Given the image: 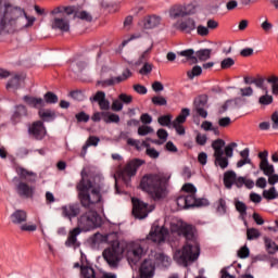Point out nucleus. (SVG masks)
<instances>
[{
  "label": "nucleus",
  "instance_id": "obj_18",
  "mask_svg": "<svg viewBox=\"0 0 278 278\" xmlns=\"http://www.w3.org/2000/svg\"><path fill=\"white\" fill-rule=\"evenodd\" d=\"M91 103H97L103 112L110 110V100L105 99V93L103 91H97L96 94L89 98Z\"/></svg>",
  "mask_w": 278,
  "mask_h": 278
},
{
  "label": "nucleus",
  "instance_id": "obj_33",
  "mask_svg": "<svg viewBox=\"0 0 278 278\" xmlns=\"http://www.w3.org/2000/svg\"><path fill=\"white\" fill-rule=\"evenodd\" d=\"M266 251L269 255H275L277 253V243L273 239L265 237L264 238Z\"/></svg>",
  "mask_w": 278,
  "mask_h": 278
},
{
  "label": "nucleus",
  "instance_id": "obj_40",
  "mask_svg": "<svg viewBox=\"0 0 278 278\" xmlns=\"http://www.w3.org/2000/svg\"><path fill=\"white\" fill-rule=\"evenodd\" d=\"M263 198L267 199V201H273L277 199V189L275 187H271L268 190H264Z\"/></svg>",
  "mask_w": 278,
  "mask_h": 278
},
{
  "label": "nucleus",
  "instance_id": "obj_53",
  "mask_svg": "<svg viewBox=\"0 0 278 278\" xmlns=\"http://www.w3.org/2000/svg\"><path fill=\"white\" fill-rule=\"evenodd\" d=\"M149 134H153V128L151 126H140L138 128V136H149Z\"/></svg>",
  "mask_w": 278,
  "mask_h": 278
},
{
  "label": "nucleus",
  "instance_id": "obj_48",
  "mask_svg": "<svg viewBox=\"0 0 278 278\" xmlns=\"http://www.w3.org/2000/svg\"><path fill=\"white\" fill-rule=\"evenodd\" d=\"M273 101V96L268 94V91H266V93L258 99V103L261 105H270Z\"/></svg>",
  "mask_w": 278,
  "mask_h": 278
},
{
  "label": "nucleus",
  "instance_id": "obj_54",
  "mask_svg": "<svg viewBox=\"0 0 278 278\" xmlns=\"http://www.w3.org/2000/svg\"><path fill=\"white\" fill-rule=\"evenodd\" d=\"M151 49H153V45H151V47H149L146 51L142 52V54L139 56V61L137 62V64H142V62H147V60H149Z\"/></svg>",
  "mask_w": 278,
  "mask_h": 278
},
{
  "label": "nucleus",
  "instance_id": "obj_17",
  "mask_svg": "<svg viewBox=\"0 0 278 278\" xmlns=\"http://www.w3.org/2000/svg\"><path fill=\"white\" fill-rule=\"evenodd\" d=\"M176 27L185 34H192L197 29V22L191 17L182 18L177 22Z\"/></svg>",
  "mask_w": 278,
  "mask_h": 278
},
{
  "label": "nucleus",
  "instance_id": "obj_20",
  "mask_svg": "<svg viewBox=\"0 0 278 278\" xmlns=\"http://www.w3.org/2000/svg\"><path fill=\"white\" fill-rule=\"evenodd\" d=\"M79 233H81L79 228H74L73 230H71L67 240L65 241V247L78 249L79 242L77 241V236H79Z\"/></svg>",
  "mask_w": 278,
  "mask_h": 278
},
{
  "label": "nucleus",
  "instance_id": "obj_34",
  "mask_svg": "<svg viewBox=\"0 0 278 278\" xmlns=\"http://www.w3.org/2000/svg\"><path fill=\"white\" fill-rule=\"evenodd\" d=\"M156 136L159 139L152 140L153 144H164L168 140V132L164 128L159 129Z\"/></svg>",
  "mask_w": 278,
  "mask_h": 278
},
{
  "label": "nucleus",
  "instance_id": "obj_37",
  "mask_svg": "<svg viewBox=\"0 0 278 278\" xmlns=\"http://www.w3.org/2000/svg\"><path fill=\"white\" fill-rule=\"evenodd\" d=\"M70 68L71 71H73V73H81V71L86 68V62L77 60L72 61L70 64Z\"/></svg>",
  "mask_w": 278,
  "mask_h": 278
},
{
  "label": "nucleus",
  "instance_id": "obj_10",
  "mask_svg": "<svg viewBox=\"0 0 278 278\" xmlns=\"http://www.w3.org/2000/svg\"><path fill=\"white\" fill-rule=\"evenodd\" d=\"M132 214L135 218H139L142 220V218H147L151 212L155 210V206L149 205L139 199L132 198Z\"/></svg>",
  "mask_w": 278,
  "mask_h": 278
},
{
  "label": "nucleus",
  "instance_id": "obj_61",
  "mask_svg": "<svg viewBox=\"0 0 278 278\" xmlns=\"http://www.w3.org/2000/svg\"><path fill=\"white\" fill-rule=\"evenodd\" d=\"M111 109L113 112H121V110H123V102L119 100V98L117 100H113Z\"/></svg>",
  "mask_w": 278,
  "mask_h": 278
},
{
  "label": "nucleus",
  "instance_id": "obj_12",
  "mask_svg": "<svg viewBox=\"0 0 278 278\" xmlns=\"http://www.w3.org/2000/svg\"><path fill=\"white\" fill-rule=\"evenodd\" d=\"M142 164H144V161L141 160H132L130 161L122 170V179L124 181H127V178L130 179L131 177H134V175H136L138 168H140V166H142Z\"/></svg>",
  "mask_w": 278,
  "mask_h": 278
},
{
  "label": "nucleus",
  "instance_id": "obj_2",
  "mask_svg": "<svg viewBox=\"0 0 278 278\" xmlns=\"http://www.w3.org/2000/svg\"><path fill=\"white\" fill-rule=\"evenodd\" d=\"M94 241L108 242L111 244L110 248L103 251V258L109 264L110 268H118V264L121 263V260H123V253H125V249L126 257L131 264H138V262L142 260L144 253H147L140 242H130L127 244L119 242L116 232L104 236L101 233H96Z\"/></svg>",
  "mask_w": 278,
  "mask_h": 278
},
{
  "label": "nucleus",
  "instance_id": "obj_25",
  "mask_svg": "<svg viewBox=\"0 0 278 278\" xmlns=\"http://www.w3.org/2000/svg\"><path fill=\"white\" fill-rule=\"evenodd\" d=\"M161 21L160 16L156 15L146 17L143 20V27L144 29H153V27H157V25H160Z\"/></svg>",
  "mask_w": 278,
  "mask_h": 278
},
{
  "label": "nucleus",
  "instance_id": "obj_31",
  "mask_svg": "<svg viewBox=\"0 0 278 278\" xmlns=\"http://www.w3.org/2000/svg\"><path fill=\"white\" fill-rule=\"evenodd\" d=\"M260 170H262L263 174L268 177L269 175L275 174V166L268 161H263V163H260Z\"/></svg>",
  "mask_w": 278,
  "mask_h": 278
},
{
  "label": "nucleus",
  "instance_id": "obj_42",
  "mask_svg": "<svg viewBox=\"0 0 278 278\" xmlns=\"http://www.w3.org/2000/svg\"><path fill=\"white\" fill-rule=\"evenodd\" d=\"M104 114V123H121V116L110 112H105Z\"/></svg>",
  "mask_w": 278,
  "mask_h": 278
},
{
  "label": "nucleus",
  "instance_id": "obj_5",
  "mask_svg": "<svg viewBox=\"0 0 278 278\" xmlns=\"http://www.w3.org/2000/svg\"><path fill=\"white\" fill-rule=\"evenodd\" d=\"M178 210H190L192 207H207L210 201L205 198H197V187L187 182L181 187L179 195L176 198Z\"/></svg>",
  "mask_w": 278,
  "mask_h": 278
},
{
  "label": "nucleus",
  "instance_id": "obj_19",
  "mask_svg": "<svg viewBox=\"0 0 278 278\" xmlns=\"http://www.w3.org/2000/svg\"><path fill=\"white\" fill-rule=\"evenodd\" d=\"M16 174L18 175L20 179H26L28 184H36V173L29 172L23 167H16Z\"/></svg>",
  "mask_w": 278,
  "mask_h": 278
},
{
  "label": "nucleus",
  "instance_id": "obj_27",
  "mask_svg": "<svg viewBox=\"0 0 278 278\" xmlns=\"http://www.w3.org/2000/svg\"><path fill=\"white\" fill-rule=\"evenodd\" d=\"M149 140L150 139H146L143 141H140V140H137V139L128 138L127 139V144H129V147H135V149H137V151H142V149H147V147H149Z\"/></svg>",
  "mask_w": 278,
  "mask_h": 278
},
{
  "label": "nucleus",
  "instance_id": "obj_14",
  "mask_svg": "<svg viewBox=\"0 0 278 278\" xmlns=\"http://www.w3.org/2000/svg\"><path fill=\"white\" fill-rule=\"evenodd\" d=\"M81 213V207L77 203H70L61 206V216L63 218H67V220H73V218H77Z\"/></svg>",
  "mask_w": 278,
  "mask_h": 278
},
{
  "label": "nucleus",
  "instance_id": "obj_60",
  "mask_svg": "<svg viewBox=\"0 0 278 278\" xmlns=\"http://www.w3.org/2000/svg\"><path fill=\"white\" fill-rule=\"evenodd\" d=\"M151 71H153V65L150 63H144L139 73L140 75H149Z\"/></svg>",
  "mask_w": 278,
  "mask_h": 278
},
{
  "label": "nucleus",
  "instance_id": "obj_44",
  "mask_svg": "<svg viewBox=\"0 0 278 278\" xmlns=\"http://www.w3.org/2000/svg\"><path fill=\"white\" fill-rule=\"evenodd\" d=\"M43 101H45V105L48 104H54L58 103V96L51 91H48L45 96H43Z\"/></svg>",
  "mask_w": 278,
  "mask_h": 278
},
{
  "label": "nucleus",
  "instance_id": "obj_4",
  "mask_svg": "<svg viewBox=\"0 0 278 278\" xmlns=\"http://www.w3.org/2000/svg\"><path fill=\"white\" fill-rule=\"evenodd\" d=\"M36 17L27 15L25 9L4 4L0 0V29H28L34 27Z\"/></svg>",
  "mask_w": 278,
  "mask_h": 278
},
{
  "label": "nucleus",
  "instance_id": "obj_57",
  "mask_svg": "<svg viewBox=\"0 0 278 278\" xmlns=\"http://www.w3.org/2000/svg\"><path fill=\"white\" fill-rule=\"evenodd\" d=\"M105 112H96L91 116V121H93V123H99L101 121H105Z\"/></svg>",
  "mask_w": 278,
  "mask_h": 278
},
{
  "label": "nucleus",
  "instance_id": "obj_7",
  "mask_svg": "<svg viewBox=\"0 0 278 278\" xmlns=\"http://www.w3.org/2000/svg\"><path fill=\"white\" fill-rule=\"evenodd\" d=\"M175 232V222H170V219L166 218L165 224L160 227L159 225H152L149 235L147 236V240L154 242V244H162L164 242H168V238L170 233Z\"/></svg>",
  "mask_w": 278,
  "mask_h": 278
},
{
  "label": "nucleus",
  "instance_id": "obj_6",
  "mask_svg": "<svg viewBox=\"0 0 278 278\" xmlns=\"http://www.w3.org/2000/svg\"><path fill=\"white\" fill-rule=\"evenodd\" d=\"M168 177L164 174H151L141 179L140 188L154 199H162L166 194Z\"/></svg>",
  "mask_w": 278,
  "mask_h": 278
},
{
  "label": "nucleus",
  "instance_id": "obj_46",
  "mask_svg": "<svg viewBox=\"0 0 278 278\" xmlns=\"http://www.w3.org/2000/svg\"><path fill=\"white\" fill-rule=\"evenodd\" d=\"M74 18H80V21H87L90 23V21H92V15L86 11H76Z\"/></svg>",
  "mask_w": 278,
  "mask_h": 278
},
{
  "label": "nucleus",
  "instance_id": "obj_29",
  "mask_svg": "<svg viewBox=\"0 0 278 278\" xmlns=\"http://www.w3.org/2000/svg\"><path fill=\"white\" fill-rule=\"evenodd\" d=\"M236 172H226L224 174V186L228 189L231 190L233 187V184H236Z\"/></svg>",
  "mask_w": 278,
  "mask_h": 278
},
{
  "label": "nucleus",
  "instance_id": "obj_30",
  "mask_svg": "<svg viewBox=\"0 0 278 278\" xmlns=\"http://www.w3.org/2000/svg\"><path fill=\"white\" fill-rule=\"evenodd\" d=\"M24 116H27V108L25 105H17L12 116L13 122L18 123Z\"/></svg>",
  "mask_w": 278,
  "mask_h": 278
},
{
  "label": "nucleus",
  "instance_id": "obj_24",
  "mask_svg": "<svg viewBox=\"0 0 278 278\" xmlns=\"http://www.w3.org/2000/svg\"><path fill=\"white\" fill-rule=\"evenodd\" d=\"M212 149L214 151L213 157L217 155H225V140L217 139L212 142Z\"/></svg>",
  "mask_w": 278,
  "mask_h": 278
},
{
  "label": "nucleus",
  "instance_id": "obj_26",
  "mask_svg": "<svg viewBox=\"0 0 278 278\" xmlns=\"http://www.w3.org/2000/svg\"><path fill=\"white\" fill-rule=\"evenodd\" d=\"M249 148H245L243 151L240 152L241 160L237 162V168H242V166H247V164H253L251 157H249Z\"/></svg>",
  "mask_w": 278,
  "mask_h": 278
},
{
  "label": "nucleus",
  "instance_id": "obj_32",
  "mask_svg": "<svg viewBox=\"0 0 278 278\" xmlns=\"http://www.w3.org/2000/svg\"><path fill=\"white\" fill-rule=\"evenodd\" d=\"M21 81H23V76L15 74L7 84L8 90H10V88L17 90V88L21 87Z\"/></svg>",
  "mask_w": 278,
  "mask_h": 278
},
{
  "label": "nucleus",
  "instance_id": "obj_36",
  "mask_svg": "<svg viewBox=\"0 0 278 278\" xmlns=\"http://www.w3.org/2000/svg\"><path fill=\"white\" fill-rule=\"evenodd\" d=\"M190 14H192V10H190V5L188 7H185L181 4L176 5L175 16H188Z\"/></svg>",
  "mask_w": 278,
  "mask_h": 278
},
{
  "label": "nucleus",
  "instance_id": "obj_16",
  "mask_svg": "<svg viewBox=\"0 0 278 278\" xmlns=\"http://www.w3.org/2000/svg\"><path fill=\"white\" fill-rule=\"evenodd\" d=\"M194 110L201 118H207V96H200L194 99Z\"/></svg>",
  "mask_w": 278,
  "mask_h": 278
},
{
  "label": "nucleus",
  "instance_id": "obj_63",
  "mask_svg": "<svg viewBox=\"0 0 278 278\" xmlns=\"http://www.w3.org/2000/svg\"><path fill=\"white\" fill-rule=\"evenodd\" d=\"M118 99L122 101V103H125L126 105H129V103L134 101V98L131 96H127L125 93H121L118 96Z\"/></svg>",
  "mask_w": 278,
  "mask_h": 278
},
{
  "label": "nucleus",
  "instance_id": "obj_11",
  "mask_svg": "<svg viewBox=\"0 0 278 278\" xmlns=\"http://www.w3.org/2000/svg\"><path fill=\"white\" fill-rule=\"evenodd\" d=\"M15 191L22 199H34V194H36V187L20 180L15 186Z\"/></svg>",
  "mask_w": 278,
  "mask_h": 278
},
{
  "label": "nucleus",
  "instance_id": "obj_52",
  "mask_svg": "<svg viewBox=\"0 0 278 278\" xmlns=\"http://www.w3.org/2000/svg\"><path fill=\"white\" fill-rule=\"evenodd\" d=\"M233 64H236V61L231 58H226L220 62V68H223V71L227 70V68H231V66H233Z\"/></svg>",
  "mask_w": 278,
  "mask_h": 278
},
{
  "label": "nucleus",
  "instance_id": "obj_35",
  "mask_svg": "<svg viewBox=\"0 0 278 278\" xmlns=\"http://www.w3.org/2000/svg\"><path fill=\"white\" fill-rule=\"evenodd\" d=\"M224 154H219L215 157V166H219V168H222V170H225V168H227V166H229V159L227 156H223Z\"/></svg>",
  "mask_w": 278,
  "mask_h": 278
},
{
  "label": "nucleus",
  "instance_id": "obj_59",
  "mask_svg": "<svg viewBox=\"0 0 278 278\" xmlns=\"http://www.w3.org/2000/svg\"><path fill=\"white\" fill-rule=\"evenodd\" d=\"M76 119L78 123H88L90 121V115L86 114V112H80L76 114Z\"/></svg>",
  "mask_w": 278,
  "mask_h": 278
},
{
  "label": "nucleus",
  "instance_id": "obj_9",
  "mask_svg": "<svg viewBox=\"0 0 278 278\" xmlns=\"http://www.w3.org/2000/svg\"><path fill=\"white\" fill-rule=\"evenodd\" d=\"M11 223L13 225H18L21 231H36L38 226L36 224H25L27 223V212L24 210H16L10 216Z\"/></svg>",
  "mask_w": 278,
  "mask_h": 278
},
{
  "label": "nucleus",
  "instance_id": "obj_47",
  "mask_svg": "<svg viewBox=\"0 0 278 278\" xmlns=\"http://www.w3.org/2000/svg\"><path fill=\"white\" fill-rule=\"evenodd\" d=\"M217 214H227V202L225 199L220 198L217 202Z\"/></svg>",
  "mask_w": 278,
  "mask_h": 278
},
{
  "label": "nucleus",
  "instance_id": "obj_23",
  "mask_svg": "<svg viewBox=\"0 0 278 278\" xmlns=\"http://www.w3.org/2000/svg\"><path fill=\"white\" fill-rule=\"evenodd\" d=\"M23 101H25L27 103V105H29L30 108H36V109L45 108V99H42V98L24 96Z\"/></svg>",
  "mask_w": 278,
  "mask_h": 278
},
{
  "label": "nucleus",
  "instance_id": "obj_39",
  "mask_svg": "<svg viewBox=\"0 0 278 278\" xmlns=\"http://www.w3.org/2000/svg\"><path fill=\"white\" fill-rule=\"evenodd\" d=\"M39 116L42 121H53V118H55V112L41 109L39 110Z\"/></svg>",
  "mask_w": 278,
  "mask_h": 278
},
{
  "label": "nucleus",
  "instance_id": "obj_64",
  "mask_svg": "<svg viewBox=\"0 0 278 278\" xmlns=\"http://www.w3.org/2000/svg\"><path fill=\"white\" fill-rule=\"evenodd\" d=\"M273 129H278V112L271 114Z\"/></svg>",
  "mask_w": 278,
  "mask_h": 278
},
{
  "label": "nucleus",
  "instance_id": "obj_21",
  "mask_svg": "<svg viewBox=\"0 0 278 278\" xmlns=\"http://www.w3.org/2000/svg\"><path fill=\"white\" fill-rule=\"evenodd\" d=\"M131 75H132L131 71H129V68H126V70H124V72L122 73L121 76L110 78L105 83L108 84V86H114L116 84L127 81V79H129V77H131Z\"/></svg>",
  "mask_w": 278,
  "mask_h": 278
},
{
  "label": "nucleus",
  "instance_id": "obj_28",
  "mask_svg": "<svg viewBox=\"0 0 278 278\" xmlns=\"http://www.w3.org/2000/svg\"><path fill=\"white\" fill-rule=\"evenodd\" d=\"M155 262L157 266H161V268H168V266H170V257H168L164 253H156Z\"/></svg>",
  "mask_w": 278,
  "mask_h": 278
},
{
  "label": "nucleus",
  "instance_id": "obj_55",
  "mask_svg": "<svg viewBox=\"0 0 278 278\" xmlns=\"http://www.w3.org/2000/svg\"><path fill=\"white\" fill-rule=\"evenodd\" d=\"M170 121H173V116H170V115H163V116L159 117V123L163 127H168V125H170Z\"/></svg>",
  "mask_w": 278,
  "mask_h": 278
},
{
  "label": "nucleus",
  "instance_id": "obj_51",
  "mask_svg": "<svg viewBox=\"0 0 278 278\" xmlns=\"http://www.w3.org/2000/svg\"><path fill=\"white\" fill-rule=\"evenodd\" d=\"M236 147H238V143L236 142H231L225 147L224 153L226 157H233V149H236Z\"/></svg>",
  "mask_w": 278,
  "mask_h": 278
},
{
  "label": "nucleus",
  "instance_id": "obj_43",
  "mask_svg": "<svg viewBox=\"0 0 278 278\" xmlns=\"http://www.w3.org/2000/svg\"><path fill=\"white\" fill-rule=\"evenodd\" d=\"M188 116H190V109H182L180 114L175 118V123L184 125Z\"/></svg>",
  "mask_w": 278,
  "mask_h": 278
},
{
  "label": "nucleus",
  "instance_id": "obj_49",
  "mask_svg": "<svg viewBox=\"0 0 278 278\" xmlns=\"http://www.w3.org/2000/svg\"><path fill=\"white\" fill-rule=\"evenodd\" d=\"M146 154L148 157H151L152 160H157L160 157V153L154 148H151V146L148 143V147H146Z\"/></svg>",
  "mask_w": 278,
  "mask_h": 278
},
{
  "label": "nucleus",
  "instance_id": "obj_22",
  "mask_svg": "<svg viewBox=\"0 0 278 278\" xmlns=\"http://www.w3.org/2000/svg\"><path fill=\"white\" fill-rule=\"evenodd\" d=\"M52 29H60V31H68L71 29V24L68 20L64 17H55L52 22Z\"/></svg>",
  "mask_w": 278,
  "mask_h": 278
},
{
  "label": "nucleus",
  "instance_id": "obj_41",
  "mask_svg": "<svg viewBox=\"0 0 278 278\" xmlns=\"http://www.w3.org/2000/svg\"><path fill=\"white\" fill-rule=\"evenodd\" d=\"M235 206H236L237 212H239L240 216H242V218H244V216H247V204H244V202H242L240 200H236Z\"/></svg>",
  "mask_w": 278,
  "mask_h": 278
},
{
  "label": "nucleus",
  "instance_id": "obj_15",
  "mask_svg": "<svg viewBox=\"0 0 278 278\" xmlns=\"http://www.w3.org/2000/svg\"><path fill=\"white\" fill-rule=\"evenodd\" d=\"M29 136H33L35 140H42L47 136V128L41 121L35 122L28 128Z\"/></svg>",
  "mask_w": 278,
  "mask_h": 278
},
{
  "label": "nucleus",
  "instance_id": "obj_62",
  "mask_svg": "<svg viewBox=\"0 0 278 278\" xmlns=\"http://www.w3.org/2000/svg\"><path fill=\"white\" fill-rule=\"evenodd\" d=\"M152 103L154 105H166V98L162 96H156L152 98Z\"/></svg>",
  "mask_w": 278,
  "mask_h": 278
},
{
  "label": "nucleus",
  "instance_id": "obj_38",
  "mask_svg": "<svg viewBox=\"0 0 278 278\" xmlns=\"http://www.w3.org/2000/svg\"><path fill=\"white\" fill-rule=\"evenodd\" d=\"M80 277L81 278H97V275L94 274V269L92 267L81 266L80 267Z\"/></svg>",
  "mask_w": 278,
  "mask_h": 278
},
{
  "label": "nucleus",
  "instance_id": "obj_45",
  "mask_svg": "<svg viewBox=\"0 0 278 278\" xmlns=\"http://www.w3.org/2000/svg\"><path fill=\"white\" fill-rule=\"evenodd\" d=\"M203 73V68L199 65H194L191 71L187 72V76L189 79H194V77H199Z\"/></svg>",
  "mask_w": 278,
  "mask_h": 278
},
{
  "label": "nucleus",
  "instance_id": "obj_56",
  "mask_svg": "<svg viewBox=\"0 0 278 278\" xmlns=\"http://www.w3.org/2000/svg\"><path fill=\"white\" fill-rule=\"evenodd\" d=\"M198 36H210V28H207V26H203V25H199L198 27L195 26Z\"/></svg>",
  "mask_w": 278,
  "mask_h": 278
},
{
  "label": "nucleus",
  "instance_id": "obj_3",
  "mask_svg": "<svg viewBox=\"0 0 278 278\" xmlns=\"http://www.w3.org/2000/svg\"><path fill=\"white\" fill-rule=\"evenodd\" d=\"M175 232L177 236L185 238V244L176 252V263L178 266L188 268L201 257V244L197 239V227L176 218Z\"/></svg>",
  "mask_w": 278,
  "mask_h": 278
},
{
  "label": "nucleus",
  "instance_id": "obj_13",
  "mask_svg": "<svg viewBox=\"0 0 278 278\" xmlns=\"http://www.w3.org/2000/svg\"><path fill=\"white\" fill-rule=\"evenodd\" d=\"M140 278L155 277V262L151 258H146L139 266Z\"/></svg>",
  "mask_w": 278,
  "mask_h": 278
},
{
  "label": "nucleus",
  "instance_id": "obj_58",
  "mask_svg": "<svg viewBox=\"0 0 278 278\" xmlns=\"http://www.w3.org/2000/svg\"><path fill=\"white\" fill-rule=\"evenodd\" d=\"M251 251L249 250V248L247 245L242 247L239 251H238V256L241 260H245V257H249Z\"/></svg>",
  "mask_w": 278,
  "mask_h": 278
},
{
  "label": "nucleus",
  "instance_id": "obj_50",
  "mask_svg": "<svg viewBox=\"0 0 278 278\" xmlns=\"http://www.w3.org/2000/svg\"><path fill=\"white\" fill-rule=\"evenodd\" d=\"M247 236H248V240H257L261 233H260V230L255 228H248Z\"/></svg>",
  "mask_w": 278,
  "mask_h": 278
},
{
  "label": "nucleus",
  "instance_id": "obj_8",
  "mask_svg": "<svg viewBox=\"0 0 278 278\" xmlns=\"http://www.w3.org/2000/svg\"><path fill=\"white\" fill-rule=\"evenodd\" d=\"M177 55L185 58L182 62H189L190 65L199 64V62H207L212 58V49H200L194 52V49L178 51Z\"/></svg>",
  "mask_w": 278,
  "mask_h": 278
},
{
  "label": "nucleus",
  "instance_id": "obj_1",
  "mask_svg": "<svg viewBox=\"0 0 278 278\" xmlns=\"http://www.w3.org/2000/svg\"><path fill=\"white\" fill-rule=\"evenodd\" d=\"M83 178L77 185L78 199L83 207L90 210L81 214L77 218V227L79 231H92L97 227H101V216L97 213V207H101V193L103 192V176L96 175L93 182Z\"/></svg>",
  "mask_w": 278,
  "mask_h": 278
}]
</instances>
